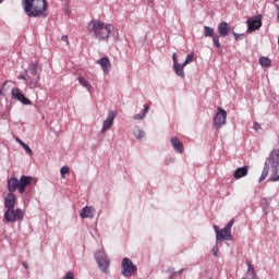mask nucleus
Listing matches in <instances>:
<instances>
[{
	"label": "nucleus",
	"instance_id": "6ab92c4d",
	"mask_svg": "<svg viewBox=\"0 0 279 279\" xmlns=\"http://www.w3.org/2000/svg\"><path fill=\"white\" fill-rule=\"evenodd\" d=\"M184 63L180 64V63H177V64H173V71L175 73V75H178V77H182L184 78L185 77V74H184Z\"/></svg>",
	"mask_w": 279,
	"mask_h": 279
},
{
	"label": "nucleus",
	"instance_id": "423d86ee",
	"mask_svg": "<svg viewBox=\"0 0 279 279\" xmlns=\"http://www.w3.org/2000/svg\"><path fill=\"white\" fill-rule=\"evenodd\" d=\"M228 118V112L221 108L218 107L217 113L214 117V128L215 130H220L222 125H226V119Z\"/></svg>",
	"mask_w": 279,
	"mask_h": 279
},
{
	"label": "nucleus",
	"instance_id": "cd10ccee",
	"mask_svg": "<svg viewBox=\"0 0 279 279\" xmlns=\"http://www.w3.org/2000/svg\"><path fill=\"white\" fill-rule=\"evenodd\" d=\"M23 149L28 154V156H34V151H32V148L27 144H22Z\"/></svg>",
	"mask_w": 279,
	"mask_h": 279
},
{
	"label": "nucleus",
	"instance_id": "473e14b6",
	"mask_svg": "<svg viewBox=\"0 0 279 279\" xmlns=\"http://www.w3.org/2000/svg\"><path fill=\"white\" fill-rule=\"evenodd\" d=\"M61 40H62L63 43H65L66 45H69V36L63 35V36L61 37Z\"/></svg>",
	"mask_w": 279,
	"mask_h": 279
},
{
	"label": "nucleus",
	"instance_id": "72a5a7b5",
	"mask_svg": "<svg viewBox=\"0 0 279 279\" xmlns=\"http://www.w3.org/2000/svg\"><path fill=\"white\" fill-rule=\"evenodd\" d=\"M16 143H19V145H21V147H23V145H25V142H23L21 138L16 137Z\"/></svg>",
	"mask_w": 279,
	"mask_h": 279
},
{
	"label": "nucleus",
	"instance_id": "bb28decb",
	"mask_svg": "<svg viewBox=\"0 0 279 279\" xmlns=\"http://www.w3.org/2000/svg\"><path fill=\"white\" fill-rule=\"evenodd\" d=\"M135 137L141 140V138H144L145 137V131L141 130V129H137L135 132Z\"/></svg>",
	"mask_w": 279,
	"mask_h": 279
},
{
	"label": "nucleus",
	"instance_id": "0eeeda50",
	"mask_svg": "<svg viewBox=\"0 0 279 279\" xmlns=\"http://www.w3.org/2000/svg\"><path fill=\"white\" fill-rule=\"evenodd\" d=\"M247 32L252 34V32H256V29H260L263 27V16L257 15L256 17H251L247 20Z\"/></svg>",
	"mask_w": 279,
	"mask_h": 279
},
{
	"label": "nucleus",
	"instance_id": "2eb2a0df",
	"mask_svg": "<svg viewBox=\"0 0 279 279\" xmlns=\"http://www.w3.org/2000/svg\"><path fill=\"white\" fill-rule=\"evenodd\" d=\"M170 143L177 154H184V144L180 142V138L173 136L170 138Z\"/></svg>",
	"mask_w": 279,
	"mask_h": 279
},
{
	"label": "nucleus",
	"instance_id": "ea45409f",
	"mask_svg": "<svg viewBox=\"0 0 279 279\" xmlns=\"http://www.w3.org/2000/svg\"><path fill=\"white\" fill-rule=\"evenodd\" d=\"M277 19H279V5H277Z\"/></svg>",
	"mask_w": 279,
	"mask_h": 279
},
{
	"label": "nucleus",
	"instance_id": "412c9836",
	"mask_svg": "<svg viewBox=\"0 0 279 279\" xmlns=\"http://www.w3.org/2000/svg\"><path fill=\"white\" fill-rule=\"evenodd\" d=\"M269 170H270L269 181L270 182H279V169H278V167H269Z\"/></svg>",
	"mask_w": 279,
	"mask_h": 279
},
{
	"label": "nucleus",
	"instance_id": "58836bf2",
	"mask_svg": "<svg viewBox=\"0 0 279 279\" xmlns=\"http://www.w3.org/2000/svg\"><path fill=\"white\" fill-rule=\"evenodd\" d=\"M23 267H25L26 269H28L27 262H23Z\"/></svg>",
	"mask_w": 279,
	"mask_h": 279
},
{
	"label": "nucleus",
	"instance_id": "9d476101",
	"mask_svg": "<svg viewBox=\"0 0 279 279\" xmlns=\"http://www.w3.org/2000/svg\"><path fill=\"white\" fill-rule=\"evenodd\" d=\"M264 167H266V169H269V167H279V148L274 149L269 154Z\"/></svg>",
	"mask_w": 279,
	"mask_h": 279
},
{
	"label": "nucleus",
	"instance_id": "c9c22d12",
	"mask_svg": "<svg viewBox=\"0 0 279 279\" xmlns=\"http://www.w3.org/2000/svg\"><path fill=\"white\" fill-rule=\"evenodd\" d=\"M214 230H215V232H216V236H217L218 232L221 231V230H219V227H218L217 225L214 226Z\"/></svg>",
	"mask_w": 279,
	"mask_h": 279
},
{
	"label": "nucleus",
	"instance_id": "79ce46f5",
	"mask_svg": "<svg viewBox=\"0 0 279 279\" xmlns=\"http://www.w3.org/2000/svg\"><path fill=\"white\" fill-rule=\"evenodd\" d=\"M182 271H184V269L179 270V274H182Z\"/></svg>",
	"mask_w": 279,
	"mask_h": 279
},
{
	"label": "nucleus",
	"instance_id": "9b49d317",
	"mask_svg": "<svg viewBox=\"0 0 279 279\" xmlns=\"http://www.w3.org/2000/svg\"><path fill=\"white\" fill-rule=\"evenodd\" d=\"M96 260L101 271H106L110 267V259H108V256L104 252L96 253Z\"/></svg>",
	"mask_w": 279,
	"mask_h": 279
},
{
	"label": "nucleus",
	"instance_id": "f257e3e1",
	"mask_svg": "<svg viewBox=\"0 0 279 279\" xmlns=\"http://www.w3.org/2000/svg\"><path fill=\"white\" fill-rule=\"evenodd\" d=\"M33 178L27 175H22L19 179L16 178H10L7 183V189L9 193L7 194V197H4V207L7 209L14 208L16 206V194L15 191H19L21 195L25 193V189L27 186L32 185Z\"/></svg>",
	"mask_w": 279,
	"mask_h": 279
},
{
	"label": "nucleus",
	"instance_id": "6e6552de",
	"mask_svg": "<svg viewBox=\"0 0 279 279\" xmlns=\"http://www.w3.org/2000/svg\"><path fill=\"white\" fill-rule=\"evenodd\" d=\"M12 99H16L17 101H21V104H24V106H32V100H29L27 97H25V94L21 88L14 87L11 90Z\"/></svg>",
	"mask_w": 279,
	"mask_h": 279
},
{
	"label": "nucleus",
	"instance_id": "4c0bfd02",
	"mask_svg": "<svg viewBox=\"0 0 279 279\" xmlns=\"http://www.w3.org/2000/svg\"><path fill=\"white\" fill-rule=\"evenodd\" d=\"M232 34H233L235 40H239V34H236V33H234V32H232Z\"/></svg>",
	"mask_w": 279,
	"mask_h": 279
},
{
	"label": "nucleus",
	"instance_id": "f3484780",
	"mask_svg": "<svg viewBox=\"0 0 279 279\" xmlns=\"http://www.w3.org/2000/svg\"><path fill=\"white\" fill-rule=\"evenodd\" d=\"M247 173H250V166H244V167L238 168L234 171L233 178L234 180H241V178H245Z\"/></svg>",
	"mask_w": 279,
	"mask_h": 279
},
{
	"label": "nucleus",
	"instance_id": "2f4dec72",
	"mask_svg": "<svg viewBox=\"0 0 279 279\" xmlns=\"http://www.w3.org/2000/svg\"><path fill=\"white\" fill-rule=\"evenodd\" d=\"M172 61H173V64H180L178 62V54L175 52L172 54Z\"/></svg>",
	"mask_w": 279,
	"mask_h": 279
},
{
	"label": "nucleus",
	"instance_id": "39448f33",
	"mask_svg": "<svg viewBox=\"0 0 279 279\" xmlns=\"http://www.w3.org/2000/svg\"><path fill=\"white\" fill-rule=\"evenodd\" d=\"M136 271V265H134V263L131 262L130 258L124 257L122 259V276H124V278H131V276H134Z\"/></svg>",
	"mask_w": 279,
	"mask_h": 279
},
{
	"label": "nucleus",
	"instance_id": "f8f14e48",
	"mask_svg": "<svg viewBox=\"0 0 279 279\" xmlns=\"http://www.w3.org/2000/svg\"><path fill=\"white\" fill-rule=\"evenodd\" d=\"M117 118L116 111H110L107 119L102 123L101 133L108 132L112 125H114V119Z\"/></svg>",
	"mask_w": 279,
	"mask_h": 279
},
{
	"label": "nucleus",
	"instance_id": "c03bdc74",
	"mask_svg": "<svg viewBox=\"0 0 279 279\" xmlns=\"http://www.w3.org/2000/svg\"><path fill=\"white\" fill-rule=\"evenodd\" d=\"M0 3H3V0H0Z\"/></svg>",
	"mask_w": 279,
	"mask_h": 279
},
{
	"label": "nucleus",
	"instance_id": "dca6fc26",
	"mask_svg": "<svg viewBox=\"0 0 279 279\" xmlns=\"http://www.w3.org/2000/svg\"><path fill=\"white\" fill-rule=\"evenodd\" d=\"M97 64L101 66L104 73H110V69L112 64L110 63V59L108 57H102L97 61Z\"/></svg>",
	"mask_w": 279,
	"mask_h": 279
},
{
	"label": "nucleus",
	"instance_id": "7c9ffc66",
	"mask_svg": "<svg viewBox=\"0 0 279 279\" xmlns=\"http://www.w3.org/2000/svg\"><path fill=\"white\" fill-rule=\"evenodd\" d=\"M233 226H234V219H231L223 229L229 231V232H232V227Z\"/></svg>",
	"mask_w": 279,
	"mask_h": 279
},
{
	"label": "nucleus",
	"instance_id": "c85d7f7f",
	"mask_svg": "<svg viewBox=\"0 0 279 279\" xmlns=\"http://www.w3.org/2000/svg\"><path fill=\"white\" fill-rule=\"evenodd\" d=\"M31 73H32V75H37L38 64H36V63L31 64Z\"/></svg>",
	"mask_w": 279,
	"mask_h": 279
},
{
	"label": "nucleus",
	"instance_id": "e433bc0d",
	"mask_svg": "<svg viewBox=\"0 0 279 279\" xmlns=\"http://www.w3.org/2000/svg\"><path fill=\"white\" fill-rule=\"evenodd\" d=\"M17 80H27V77L25 75H19Z\"/></svg>",
	"mask_w": 279,
	"mask_h": 279
},
{
	"label": "nucleus",
	"instance_id": "393cba45",
	"mask_svg": "<svg viewBox=\"0 0 279 279\" xmlns=\"http://www.w3.org/2000/svg\"><path fill=\"white\" fill-rule=\"evenodd\" d=\"M194 58H195V53H193V52L189 53L185 58V61L183 62V66L191 64V62H193Z\"/></svg>",
	"mask_w": 279,
	"mask_h": 279
},
{
	"label": "nucleus",
	"instance_id": "a878e982",
	"mask_svg": "<svg viewBox=\"0 0 279 279\" xmlns=\"http://www.w3.org/2000/svg\"><path fill=\"white\" fill-rule=\"evenodd\" d=\"M267 175H269V169L267 167L264 166L262 175L259 178V182H263L267 179Z\"/></svg>",
	"mask_w": 279,
	"mask_h": 279
},
{
	"label": "nucleus",
	"instance_id": "20e7f679",
	"mask_svg": "<svg viewBox=\"0 0 279 279\" xmlns=\"http://www.w3.org/2000/svg\"><path fill=\"white\" fill-rule=\"evenodd\" d=\"M25 217V211L21 208H9L4 211V219L8 223H16V221H21Z\"/></svg>",
	"mask_w": 279,
	"mask_h": 279
},
{
	"label": "nucleus",
	"instance_id": "7ed1b4c3",
	"mask_svg": "<svg viewBox=\"0 0 279 279\" xmlns=\"http://www.w3.org/2000/svg\"><path fill=\"white\" fill-rule=\"evenodd\" d=\"M113 29L114 26L99 20H94L88 23V32H90L97 40H108L110 33Z\"/></svg>",
	"mask_w": 279,
	"mask_h": 279
},
{
	"label": "nucleus",
	"instance_id": "f704fd0d",
	"mask_svg": "<svg viewBox=\"0 0 279 279\" xmlns=\"http://www.w3.org/2000/svg\"><path fill=\"white\" fill-rule=\"evenodd\" d=\"M254 130H256V132H258V130H260V124L258 123H254Z\"/></svg>",
	"mask_w": 279,
	"mask_h": 279
},
{
	"label": "nucleus",
	"instance_id": "c756f323",
	"mask_svg": "<svg viewBox=\"0 0 279 279\" xmlns=\"http://www.w3.org/2000/svg\"><path fill=\"white\" fill-rule=\"evenodd\" d=\"M69 167H66V166H63L62 168H61V170H60V173H61V178L64 180V178H66L65 177V174L66 173H69Z\"/></svg>",
	"mask_w": 279,
	"mask_h": 279
},
{
	"label": "nucleus",
	"instance_id": "4468645a",
	"mask_svg": "<svg viewBox=\"0 0 279 279\" xmlns=\"http://www.w3.org/2000/svg\"><path fill=\"white\" fill-rule=\"evenodd\" d=\"M230 34V24L228 22H221L218 25V36L219 38H226Z\"/></svg>",
	"mask_w": 279,
	"mask_h": 279
},
{
	"label": "nucleus",
	"instance_id": "f03ea898",
	"mask_svg": "<svg viewBox=\"0 0 279 279\" xmlns=\"http://www.w3.org/2000/svg\"><path fill=\"white\" fill-rule=\"evenodd\" d=\"M22 7L29 19H38L45 16L47 12V0H22Z\"/></svg>",
	"mask_w": 279,
	"mask_h": 279
},
{
	"label": "nucleus",
	"instance_id": "a211bd4d",
	"mask_svg": "<svg viewBox=\"0 0 279 279\" xmlns=\"http://www.w3.org/2000/svg\"><path fill=\"white\" fill-rule=\"evenodd\" d=\"M82 219H93L95 217V208L93 207H85L83 208L82 213L80 214Z\"/></svg>",
	"mask_w": 279,
	"mask_h": 279
},
{
	"label": "nucleus",
	"instance_id": "1a4fd4ad",
	"mask_svg": "<svg viewBox=\"0 0 279 279\" xmlns=\"http://www.w3.org/2000/svg\"><path fill=\"white\" fill-rule=\"evenodd\" d=\"M204 36L205 38H213L214 47L217 49L221 47V43H219V35L215 34V28L210 26H204Z\"/></svg>",
	"mask_w": 279,
	"mask_h": 279
},
{
	"label": "nucleus",
	"instance_id": "5701e85b",
	"mask_svg": "<svg viewBox=\"0 0 279 279\" xmlns=\"http://www.w3.org/2000/svg\"><path fill=\"white\" fill-rule=\"evenodd\" d=\"M259 64H260V66L269 68V66H271V59H269L267 57H262V58H259Z\"/></svg>",
	"mask_w": 279,
	"mask_h": 279
},
{
	"label": "nucleus",
	"instance_id": "b1692460",
	"mask_svg": "<svg viewBox=\"0 0 279 279\" xmlns=\"http://www.w3.org/2000/svg\"><path fill=\"white\" fill-rule=\"evenodd\" d=\"M78 82L81 86H84V88H87V90H90V88H93V86L90 85V83H88V81H86V78L84 77H78Z\"/></svg>",
	"mask_w": 279,
	"mask_h": 279
},
{
	"label": "nucleus",
	"instance_id": "a19ab883",
	"mask_svg": "<svg viewBox=\"0 0 279 279\" xmlns=\"http://www.w3.org/2000/svg\"><path fill=\"white\" fill-rule=\"evenodd\" d=\"M214 256H217V252L216 251H214Z\"/></svg>",
	"mask_w": 279,
	"mask_h": 279
},
{
	"label": "nucleus",
	"instance_id": "aec40b11",
	"mask_svg": "<svg viewBox=\"0 0 279 279\" xmlns=\"http://www.w3.org/2000/svg\"><path fill=\"white\" fill-rule=\"evenodd\" d=\"M27 82H26V84H27V86H28V88H32V89H34V88H38V86H40V76H37L36 78H32V77H27Z\"/></svg>",
	"mask_w": 279,
	"mask_h": 279
},
{
	"label": "nucleus",
	"instance_id": "ddd939ff",
	"mask_svg": "<svg viewBox=\"0 0 279 279\" xmlns=\"http://www.w3.org/2000/svg\"><path fill=\"white\" fill-rule=\"evenodd\" d=\"M216 240L221 243L223 241H232V232L228 231L227 229H221L218 231L216 235Z\"/></svg>",
	"mask_w": 279,
	"mask_h": 279
},
{
	"label": "nucleus",
	"instance_id": "37998d69",
	"mask_svg": "<svg viewBox=\"0 0 279 279\" xmlns=\"http://www.w3.org/2000/svg\"><path fill=\"white\" fill-rule=\"evenodd\" d=\"M148 1H150V3H153V2H154V0H148Z\"/></svg>",
	"mask_w": 279,
	"mask_h": 279
},
{
	"label": "nucleus",
	"instance_id": "4be33fe9",
	"mask_svg": "<svg viewBox=\"0 0 279 279\" xmlns=\"http://www.w3.org/2000/svg\"><path fill=\"white\" fill-rule=\"evenodd\" d=\"M147 112H149V106L145 105V106H144L143 113H142V114H138V113H137V114L134 116L135 121H141V120H143V118L147 116Z\"/></svg>",
	"mask_w": 279,
	"mask_h": 279
}]
</instances>
